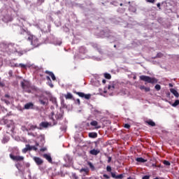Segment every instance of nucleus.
Returning a JSON list of instances; mask_svg holds the SVG:
<instances>
[{"instance_id": "f257e3e1", "label": "nucleus", "mask_w": 179, "mask_h": 179, "mask_svg": "<svg viewBox=\"0 0 179 179\" xmlns=\"http://www.w3.org/2000/svg\"><path fill=\"white\" fill-rule=\"evenodd\" d=\"M62 117V113L59 112H52L50 115V120H52L53 123L57 124V120H61Z\"/></svg>"}, {"instance_id": "f03ea898", "label": "nucleus", "mask_w": 179, "mask_h": 179, "mask_svg": "<svg viewBox=\"0 0 179 179\" xmlns=\"http://www.w3.org/2000/svg\"><path fill=\"white\" fill-rule=\"evenodd\" d=\"M28 41H30L31 45L33 47H38V38L36 36L29 35L27 38Z\"/></svg>"}, {"instance_id": "7ed1b4c3", "label": "nucleus", "mask_w": 179, "mask_h": 179, "mask_svg": "<svg viewBox=\"0 0 179 179\" xmlns=\"http://www.w3.org/2000/svg\"><path fill=\"white\" fill-rule=\"evenodd\" d=\"M141 80H143L144 82H147L148 83H157V80L155 78H150L147 76H140Z\"/></svg>"}, {"instance_id": "20e7f679", "label": "nucleus", "mask_w": 179, "mask_h": 179, "mask_svg": "<svg viewBox=\"0 0 179 179\" xmlns=\"http://www.w3.org/2000/svg\"><path fill=\"white\" fill-rule=\"evenodd\" d=\"M10 157L14 162H23V160H24V157L23 156H16L13 155V154H10Z\"/></svg>"}, {"instance_id": "39448f33", "label": "nucleus", "mask_w": 179, "mask_h": 179, "mask_svg": "<svg viewBox=\"0 0 179 179\" xmlns=\"http://www.w3.org/2000/svg\"><path fill=\"white\" fill-rule=\"evenodd\" d=\"M5 98H1L2 101H4L6 103V104H10L12 103V100H13V98L10 97V96H9V94H6L4 96Z\"/></svg>"}, {"instance_id": "423d86ee", "label": "nucleus", "mask_w": 179, "mask_h": 179, "mask_svg": "<svg viewBox=\"0 0 179 179\" xmlns=\"http://www.w3.org/2000/svg\"><path fill=\"white\" fill-rule=\"evenodd\" d=\"M76 94H78V96H79V97H82L83 99L84 98L86 100L90 99V97H92V94H85L83 92H76Z\"/></svg>"}, {"instance_id": "0eeeda50", "label": "nucleus", "mask_w": 179, "mask_h": 179, "mask_svg": "<svg viewBox=\"0 0 179 179\" xmlns=\"http://www.w3.org/2000/svg\"><path fill=\"white\" fill-rule=\"evenodd\" d=\"M39 102L41 103V104H42V106H48V98L45 96H41L39 98Z\"/></svg>"}, {"instance_id": "6e6552de", "label": "nucleus", "mask_w": 179, "mask_h": 179, "mask_svg": "<svg viewBox=\"0 0 179 179\" xmlns=\"http://www.w3.org/2000/svg\"><path fill=\"white\" fill-rule=\"evenodd\" d=\"M33 160H34V162H35V163L37 166H41V164H43V163H44V161L38 157H33Z\"/></svg>"}, {"instance_id": "1a4fd4ad", "label": "nucleus", "mask_w": 179, "mask_h": 179, "mask_svg": "<svg viewBox=\"0 0 179 179\" xmlns=\"http://www.w3.org/2000/svg\"><path fill=\"white\" fill-rule=\"evenodd\" d=\"M34 108V103L29 102L24 105V110H33Z\"/></svg>"}, {"instance_id": "9d476101", "label": "nucleus", "mask_w": 179, "mask_h": 179, "mask_svg": "<svg viewBox=\"0 0 179 179\" xmlns=\"http://www.w3.org/2000/svg\"><path fill=\"white\" fill-rule=\"evenodd\" d=\"M116 89H117V85L114 84V83H110V85L108 86V92H114V90Z\"/></svg>"}, {"instance_id": "9b49d317", "label": "nucleus", "mask_w": 179, "mask_h": 179, "mask_svg": "<svg viewBox=\"0 0 179 179\" xmlns=\"http://www.w3.org/2000/svg\"><path fill=\"white\" fill-rule=\"evenodd\" d=\"M21 86L24 90H26V89H29L30 84L29 83L28 81L24 80L21 82Z\"/></svg>"}, {"instance_id": "f8f14e48", "label": "nucleus", "mask_w": 179, "mask_h": 179, "mask_svg": "<svg viewBox=\"0 0 179 179\" xmlns=\"http://www.w3.org/2000/svg\"><path fill=\"white\" fill-rule=\"evenodd\" d=\"M110 174H111V177L113 178H115V179H122V178H124V174H122V173H121L120 175H115V173L111 172Z\"/></svg>"}, {"instance_id": "ddd939ff", "label": "nucleus", "mask_w": 179, "mask_h": 179, "mask_svg": "<svg viewBox=\"0 0 179 179\" xmlns=\"http://www.w3.org/2000/svg\"><path fill=\"white\" fill-rule=\"evenodd\" d=\"M40 128H38V129H43V128H48L50 127V123L47 122H42L39 124Z\"/></svg>"}, {"instance_id": "4468645a", "label": "nucleus", "mask_w": 179, "mask_h": 179, "mask_svg": "<svg viewBox=\"0 0 179 179\" xmlns=\"http://www.w3.org/2000/svg\"><path fill=\"white\" fill-rule=\"evenodd\" d=\"M43 157L48 161L49 163H52V158L51 157V154H44Z\"/></svg>"}, {"instance_id": "2eb2a0df", "label": "nucleus", "mask_w": 179, "mask_h": 179, "mask_svg": "<svg viewBox=\"0 0 179 179\" xmlns=\"http://www.w3.org/2000/svg\"><path fill=\"white\" fill-rule=\"evenodd\" d=\"M45 73L49 75V76H50L52 80H56L57 78L55 77V75H54V73L49 71H45Z\"/></svg>"}, {"instance_id": "dca6fc26", "label": "nucleus", "mask_w": 179, "mask_h": 179, "mask_svg": "<svg viewBox=\"0 0 179 179\" xmlns=\"http://www.w3.org/2000/svg\"><path fill=\"white\" fill-rule=\"evenodd\" d=\"M90 155H92L93 156H97V155H99V153H100V150L93 149L90 151Z\"/></svg>"}, {"instance_id": "f3484780", "label": "nucleus", "mask_w": 179, "mask_h": 179, "mask_svg": "<svg viewBox=\"0 0 179 179\" xmlns=\"http://www.w3.org/2000/svg\"><path fill=\"white\" fill-rule=\"evenodd\" d=\"M36 128L37 126L30 124L27 126V131H34V129H36Z\"/></svg>"}, {"instance_id": "a211bd4d", "label": "nucleus", "mask_w": 179, "mask_h": 179, "mask_svg": "<svg viewBox=\"0 0 179 179\" xmlns=\"http://www.w3.org/2000/svg\"><path fill=\"white\" fill-rule=\"evenodd\" d=\"M90 125H92V127H95V128H96L97 129L100 128V126H99V122H97V121L96 120H93L92 122H91Z\"/></svg>"}, {"instance_id": "6ab92c4d", "label": "nucleus", "mask_w": 179, "mask_h": 179, "mask_svg": "<svg viewBox=\"0 0 179 179\" xmlns=\"http://www.w3.org/2000/svg\"><path fill=\"white\" fill-rule=\"evenodd\" d=\"M80 52L83 54V59H85V58H86V57H85V54H86V48H85V47H81L80 48Z\"/></svg>"}, {"instance_id": "aec40b11", "label": "nucleus", "mask_w": 179, "mask_h": 179, "mask_svg": "<svg viewBox=\"0 0 179 179\" xmlns=\"http://www.w3.org/2000/svg\"><path fill=\"white\" fill-rule=\"evenodd\" d=\"M170 92H171V93H173V96H175V97H177V98L179 97V94H178V92H177V90L171 88L170 90Z\"/></svg>"}, {"instance_id": "412c9836", "label": "nucleus", "mask_w": 179, "mask_h": 179, "mask_svg": "<svg viewBox=\"0 0 179 179\" xmlns=\"http://www.w3.org/2000/svg\"><path fill=\"white\" fill-rule=\"evenodd\" d=\"M28 150H31V146L30 145H27L26 148L22 149V153H27Z\"/></svg>"}, {"instance_id": "4be33fe9", "label": "nucleus", "mask_w": 179, "mask_h": 179, "mask_svg": "<svg viewBox=\"0 0 179 179\" xmlns=\"http://www.w3.org/2000/svg\"><path fill=\"white\" fill-rule=\"evenodd\" d=\"M13 52H17L18 55L21 57V55H23V54H26V52H27V50H13Z\"/></svg>"}, {"instance_id": "5701e85b", "label": "nucleus", "mask_w": 179, "mask_h": 179, "mask_svg": "<svg viewBox=\"0 0 179 179\" xmlns=\"http://www.w3.org/2000/svg\"><path fill=\"white\" fill-rule=\"evenodd\" d=\"M136 160L138 163H146V162H148V159H145L142 157H138V158L136 159Z\"/></svg>"}, {"instance_id": "b1692460", "label": "nucleus", "mask_w": 179, "mask_h": 179, "mask_svg": "<svg viewBox=\"0 0 179 179\" xmlns=\"http://www.w3.org/2000/svg\"><path fill=\"white\" fill-rule=\"evenodd\" d=\"M65 99H66V100H71V99H72V97H73V96H72V94L68 92L66 94L64 95Z\"/></svg>"}, {"instance_id": "393cba45", "label": "nucleus", "mask_w": 179, "mask_h": 179, "mask_svg": "<svg viewBox=\"0 0 179 179\" xmlns=\"http://www.w3.org/2000/svg\"><path fill=\"white\" fill-rule=\"evenodd\" d=\"M141 90H145V92H150V87H146L145 85H141L140 86Z\"/></svg>"}, {"instance_id": "a878e982", "label": "nucleus", "mask_w": 179, "mask_h": 179, "mask_svg": "<svg viewBox=\"0 0 179 179\" xmlns=\"http://www.w3.org/2000/svg\"><path fill=\"white\" fill-rule=\"evenodd\" d=\"M15 66H16L17 68H23V69H26V64H15Z\"/></svg>"}, {"instance_id": "bb28decb", "label": "nucleus", "mask_w": 179, "mask_h": 179, "mask_svg": "<svg viewBox=\"0 0 179 179\" xmlns=\"http://www.w3.org/2000/svg\"><path fill=\"white\" fill-rule=\"evenodd\" d=\"M90 138H97V133H89Z\"/></svg>"}, {"instance_id": "cd10ccee", "label": "nucleus", "mask_w": 179, "mask_h": 179, "mask_svg": "<svg viewBox=\"0 0 179 179\" xmlns=\"http://www.w3.org/2000/svg\"><path fill=\"white\" fill-rule=\"evenodd\" d=\"M147 123L148 124V125H150L151 127H155L156 125V123H155V122L152 120L148 121Z\"/></svg>"}, {"instance_id": "c85d7f7f", "label": "nucleus", "mask_w": 179, "mask_h": 179, "mask_svg": "<svg viewBox=\"0 0 179 179\" xmlns=\"http://www.w3.org/2000/svg\"><path fill=\"white\" fill-rule=\"evenodd\" d=\"M9 141V137H3L2 140V143H6Z\"/></svg>"}, {"instance_id": "c756f323", "label": "nucleus", "mask_w": 179, "mask_h": 179, "mask_svg": "<svg viewBox=\"0 0 179 179\" xmlns=\"http://www.w3.org/2000/svg\"><path fill=\"white\" fill-rule=\"evenodd\" d=\"M177 106H179V100L175 101V102L172 104V107H177Z\"/></svg>"}, {"instance_id": "7c9ffc66", "label": "nucleus", "mask_w": 179, "mask_h": 179, "mask_svg": "<svg viewBox=\"0 0 179 179\" xmlns=\"http://www.w3.org/2000/svg\"><path fill=\"white\" fill-rule=\"evenodd\" d=\"M104 77L106 78V79H111V75L110 73H104Z\"/></svg>"}, {"instance_id": "2f4dec72", "label": "nucleus", "mask_w": 179, "mask_h": 179, "mask_svg": "<svg viewBox=\"0 0 179 179\" xmlns=\"http://www.w3.org/2000/svg\"><path fill=\"white\" fill-rule=\"evenodd\" d=\"M50 101H52L53 103V104H56V106H57V99L56 98H54V97L50 98Z\"/></svg>"}, {"instance_id": "473e14b6", "label": "nucleus", "mask_w": 179, "mask_h": 179, "mask_svg": "<svg viewBox=\"0 0 179 179\" xmlns=\"http://www.w3.org/2000/svg\"><path fill=\"white\" fill-rule=\"evenodd\" d=\"M55 45H60L62 44V41L61 40L57 41L56 42H54Z\"/></svg>"}, {"instance_id": "72a5a7b5", "label": "nucleus", "mask_w": 179, "mask_h": 179, "mask_svg": "<svg viewBox=\"0 0 179 179\" xmlns=\"http://www.w3.org/2000/svg\"><path fill=\"white\" fill-rule=\"evenodd\" d=\"M83 171H84V173H87L89 171V170L87 169H81L80 170V173H81V174L83 173Z\"/></svg>"}, {"instance_id": "f704fd0d", "label": "nucleus", "mask_w": 179, "mask_h": 179, "mask_svg": "<svg viewBox=\"0 0 179 179\" xmlns=\"http://www.w3.org/2000/svg\"><path fill=\"white\" fill-rule=\"evenodd\" d=\"M48 86H50V87H54V85H52V81L51 80H50L48 82Z\"/></svg>"}, {"instance_id": "c9c22d12", "label": "nucleus", "mask_w": 179, "mask_h": 179, "mask_svg": "<svg viewBox=\"0 0 179 179\" xmlns=\"http://www.w3.org/2000/svg\"><path fill=\"white\" fill-rule=\"evenodd\" d=\"M155 87L156 90H157V92H159V90H160V89H162V87L160 86V85H156Z\"/></svg>"}, {"instance_id": "e433bc0d", "label": "nucleus", "mask_w": 179, "mask_h": 179, "mask_svg": "<svg viewBox=\"0 0 179 179\" xmlns=\"http://www.w3.org/2000/svg\"><path fill=\"white\" fill-rule=\"evenodd\" d=\"M88 166L90 167V169L94 170V166H93V164H92V162H88Z\"/></svg>"}, {"instance_id": "4c0bfd02", "label": "nucleus", "mask_w": 179, "mask_h": 179, "mask_svg": "<svg viewBox=\"0 0 179 179\" xmlns=\"http://www.w3.org/2000/svg\"><path fill=\"white\" fill-rule=\"evenodd\" d=\"M164 164L165 165V166H170V162H169V161H164Z\"/></svg>"}, {"instance_id": "58836bf2", "label": "nucleus", "mask_w": 179, "mask_h": 179, "mask_svg": "<svg viewBox=\"0 0 179 179\" xmlns=\"http://www.w3.org/2000/svg\"><path fill=\"white\" fill-rule=\"evenodd\" d=\"M8 75L10 78H12L13 75V71L12 70H10L8 71Z\"/></svg>"}, {"instance_id": "ea45409f", "label": "nucleus", "mask_w": 179, "mask_h": 179, "mask_svg": "<svg viewBox=\"0 0 179 179\" xmlns=\"http://www.w3.org/2000/svg\"><path fill=\"white\" fill-rule=\"evenodd\" d=\"M124 128H126L127 129H129L131 128V125H129V124H125Z\"/></svg>"}, {"instance_id": "a19ab883", "label": "nucleus", "mask_w": 179, "mask_h": 179, "mask_svg": "<svg viewBox=\"0 0 179 179\" xmlns=\"http://www.w3.org/2000/svg\"><path fill=\"white\" fill-rule=\"evenodd\" d=\"M157 58H162V57H163V55L162 54V53H158L157 55Z\"/></svg>"}, {"instance_id": "79ce46f5", "label": "nucleus", "mask_w": 179, "mask_h": 179, "mask_svg": "<svg viewBox=\"0 0 179 179\" xmlns=\"http://www.w3.org/2000/svg\"><path fill=\"white\" fill-rule=\"evenodd\" d=\"M94 112V114H99L100 111H99L97 109H94L92 110Z\"/></svg>"}, {"instance_id": "37998d69", "label": "nucleus", "mask_w": 179, "mask_h": 179, "mask_svg": "<svg viewBox=\"0 0 179 179\" xmlns=\"http://www.w3.org/2000/svg\"><path fill=\"white\" fill-rule=\"evenodd\" d=\"M106 170H107V171H108V172H111V166H108L106 167Z\"/></svg>"}, {"instance_id": "c03bdc74", "label": "nucleus", "mask_w": 179, "mask_h": 179, "mask_svg": "<svg viewBox=\"0 0 179 179\" xmlns=\"http://www.w3.org/2000/svg\"><path fill=\"white\" fill-rule=\"evenodd\" d=\"M44 2V0H38V5H41Z\"/></svg>"}, {"instance_id": "a18cd8bd", "label": "nucleus", "mask_w": 179, "mask_h": 179, "mask_svg": "<svg viewBox=\"0 0 179 179\" xmlns=\"http://www.w3.org/2000/svg\"><path fill=\"white\" fill-rule=\"evenodd\" d=\"M31 150H37V147H36V146H31Z\"/></svg>"}, {"instance_id": "49530a36", "label": "nucleus", "mask_w": 179, "mask_h": 179, "mask_svg": "<svg viewBox=\"0 0 179 179\" xmlns=\"http://www.w3.org/2000/svg\"><path fill=\"white\" fill-rule=\"evenodd\" d=\"M103 177H104V178L110 179V176H108V175H107V174H103Z\"/></svg>"}, {"instance_id": "de8ad7c7", "label": "nucleus", "mask_w": 179, "mask_h": 179, "mask_svg": "<svg viewBox=\"0 0 179 179\" xmlns=\"http://www.w3.org/2000/svg\"><path fill=\"white\" fill-rule=\"evenodd\" d=\"M147 2H150V3H155V0H147Z\"/></svg>"}, {"instance_id": "09e8293b", "label": "nucleus", "mask_w": 179, "mask_h": 179, "mask_svg": "<svg viewBox=\"0 0 179 179\" xmlns=\"http://www.w3.org/2000/svg\"><path fill=\"white\" fill-rule=\"evenodd\" d=\"M150 178V176H145L143 177L142 179H149Z\"/></svg>"}, {"instance_id": "8fccbe9b", "label": "nucleus", "mask_w": 179, "mask_h": 179, "mask_svg": "<svg viewBox=\"0 0 179 179\" xmlns=\"http://www.w3.org/2000/svg\"><path fill=\"white\" fill-rule=\"evenodd\" d=\"M22 131H27V127L26 128V127H22Z\"/></svg>"}, {"instance_id": "3c124183", "label": "nucleus", "mask_w": 179, "mask_h": 179, "mask_svg": "<svg viewBox=\"0 0 179 179\" xmlns=\"http://www.w3.org/2000/svg\"><path fill=\"white\" fill-rule=\"evenodd\" d=\"M94 59H96V61H101V58L95 57Z\"/></svg>"}, {"instance_id": "603ef678", "label": "nucleus", "mask_w": 179, "mask_h": 179, "mask_svg": "<svg viewBox=\"0 0 179 179\" xmlns=\"http://www.w3.org/2000/svg\"><path fill=\"white\" fill-rule=\"evenodd\" d=\"M110 162H111V157H108V163H110Z\"/></svg>"}, {"instance_id": "864d4df0", "label": "nucleus", "mask_w": 179, "mask_h": 179, "mask_svg": "<svg viewBox=\"0 0 179 179\" xmlns=\"http://www.w3.org/2000/svg\"><path fill=\"white\" fill-rule=\"evenodd\" d=\"M28 135L31 136H36V135H34V134L30 133V132L28 133Z\"/></svg>"}, {"instance_id": "5fc2aeb1", "label": "nucleus", "mask_w": 179, "mask_h": 179, "mask_svg": "<svg viewBox=\"0 0 179 179\" xmlns=\"http://www.w3.org/2000/svg\"><path fill=\"white\" fill-rule=\"evenodd\" d=\"M76 101H77L78 105L80 104V99H76Z\"/></svg>"}, {"instance_id": "6e6d98bb", "label": "nucleus", "mask_w": 179, "mask_h": 179, "mask_svg": "<svg viewBox=\"0 0 179 179\" xmlns=\"http://www.w3.org/2000/svg\"><path fill=\"white\" fill-rule=\"evenodd\" d=\"M0 86H1V87H3V86H5V84H3V83L0 82Z\"/></svg>"}, {"instance_id": "4d7b16f0", "label": "nucleus", "mask_w": 179, "mask_h": 179, "mask_svg": "<svg viewBox=\"0 0 179 179\" xmlns=\"http://www.w3.org/2000/svg\"><path fill=\"white\" fill-rule=\"evenodd\" d=\"M46 79H47V80H51V78H50V76H46Z\"/></svg>"}, {"instance_id": "13d9d810", "label": "nucleus", "mask_w": 179, "mask_h": 179, "mask_svg": "<svg viewBox=\"0 0 179 179\" xmlns=\"http://www.w3.org/2000/svg\"><path fill=\"white\" fill-rule=\"evenodd\" d=\"M157 8H160V6H161L160 3H158L157 4Z\"/></svg>"}, {"instance_id": "bf43d9fd", "label": "nucleus", "mask_w": 179, "mask_h": 179, "mask_svg": "<svg viewBox=\"0 0 179 179\" xmlns=\"http://www.w3.org/2000/svg\"><path fill=\"white\" fill-rule=\"evenodd\" d=\"M123 93L122 94H127V92H125V90H122Z\"/></svg>"}, {"instance_id": "052dcab7", "label": "nucleus", "mask_w": 179, "mask_h": 179, "mask_svg": "<svg viewBox=\"0 0 179 179\" xmlns=\"http://www.w3.org/2000/svg\"><path fill=\"white\" fill-rule=\"evenodd\" d=\"M45 150H46L45 148H41V152H45Z\"/></svg>"}, {"instance_id": "680f3d73", "label": "nucleus", "mask_w": 179, "mask_h": 179, "mask_svg": "<svg viewBox=\"0 0 179 179\" xmlns=\"http://www.w3.org/2000/svg\"><path fill=\"white\" fill-rule=\"evenodd\" d=\"M62 131H66V127H64V129L61 128Z\"/></svg>"}, {"instance_id": "e2e57ef3", "label": "nucleus", "mask_w": 179, "mask_h": 179, "mask_svg": "<svg viewBox=\"0 0 179 179\" xmlns=\"http://www.w3.org/2000/svg\"><path fill=\"white\" fill-rule=\"evenodd\" d=\"M152 167H157L156 164H152Z\"/></svg>"}, {"instance_id": "0e129e2a", "label": "nucleus", "mask_w": 179, "mask_h": 179, "mask_svg": "<svg viewBox=\"0 0 179 179\" xmlns=\"http://www.w3.org/2000/svg\"><path fill=\"white\" fill-rule=\"evenodd\" d=\"M102 83L105 84L106 83V80H103Z\"/></svg>"}, {"instance_id": "69168bd1", "label": "nucleus", "mask_w": 179, "mask_h": 179, "mask_svg": "<svg viewBox=\"0 0 179 179\" xmlns=\"http://www.w3.org/2000/svg\"><path fill=\"white\" fill-rule=\"evenodd\" d=\"M169 86H170V87H173V84L169 83Z\"/></svg>"}, {"instance_id": "338daca9", "label": "nucleus", "mask_w": 179, "mask_h": 179, "mask_svg": "<svg viewBox=\"0 0 179 179\" xmlns=\"http://www.w3.org/2000/svg\"><path fill=\"white\" fill-rule=\"evenodd\" d=\"M94 47L96 48L97 47V45H94Z\"/></svg>"}, {"instance_id": "774afa93", "label": "nucleus", "mask_w": 179, "mask_h": 179, "mask_svg": "<svg viewBox=\"0 0 179 179\" xmlns=\"http://www.w3.org/2000/svg\"><path fill=\"white\" fill-rule=\"evenodd\" d=\"M76 179H78V176H74Z\"/></svg>"}]
</instances>
